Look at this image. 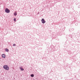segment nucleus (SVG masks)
<instances>
[{
    "label": "nucleus",
    "mask_w": 80,
    "mask_h": 80,
    "mask_svg": "<svg viewBox=\"0 0 80 80\" xmlns=\"http://www.w3.org/2000/svg\"><path fill=\"white\" fill-rule=\"evenodd\" d=\"M8 51H9L8 49L7 48L6 49H5V51L6 52H8Z\"/></svg>",
    "instance_id": "7"
},
{
    "label": "nucleus",
    "mask_w": 80,
    "mask_h": 80,
    "mask_svg": "<svg viewBox=\"0 0 80 80\" xmlns=\"http://www.w3.org/2000/svg\"><path fill=\"white\" fill-rule=\"evenodd\" d=\"M38 14H39V12H38Z\"/></svg>",
    "instance_id": "11"
},
{
    "label": "nucleus",
    "mask_w": 80,
    "mask_h": 80,
    "mask_svg": "<svg viewBox=\"0 0 80 80\" xmlns=\"http://www.w3.org/2000/svg\"><path fill=\"white\" fill-rule=\"evenodd\" d=\"M2 57L3 58H5V54H3L2 55Z\"/></svg>",
    "instance_id": "4"
},
{
    "label": "nucleus",
    "mask_w": 80,
    "mask_h": 80,
    "mask_svg": "<svg viewBox=\"0 0 80 80\" xmlns=\"http://www.w3.org/2000/svg\"><path fill=\"white\" fill-rule=\"evenodd\" d=\"M14 22H16V19L14 18Z\"/></svg>",
    "instance_id": "10"
},
{
    "label": "nucleus",
    "mask_w": 80,
    "mask_h": 80,
    "mask_svg": "<svg viewBox=\"0 0 80 80\" xmlns=\"http://www.w3.org/2000/svg\"><path fill=\"white\" fill-rule=\"evenodd\" d=\"M14 15H15V16H16V15H17V14L16 13H14Z\"/></svg>",
    "instance_id": "8"
},
{
    "label": "nucleus",
    "mask_w": 80,
    "mask_h": 80,
    "mask_svg": "<svg viewBox=\"0 0 80 80\" xmlns=\"http://www.w3.org/2000/svg\"><path fill=\"white\" fill-rule=\"evenodd\" d=\"M41 22L42 23H45V22H46L45 21V20H44V19L43 18L41 20Z\"/></svg>",
    "instance_id": "3"
},
{
    "label": "nucleus",
    "mask_w": 80,
    "mask_h": 80,
    "mask_svg": "<svg viewBox=\"0 0 80 80\" xmlns=\"http://www.w3.org/2000/svg\"><path fill=\"white\" fill-rule=\"evenodd\" d=\"M31 77H34V75L33 74H31Z\"/></svg>",
    "instance_id": "6"
},
{
    "label": "nucleus",
    "mask_w": 80,
    "mask_h": 80,
    "mask_svg": "<svg viewBox=\"0 0 80 80\" xmlns=\"http://www.w3.org/2000/svg\"><path fill=\"white\" fill-rule=\"evenodd\" d=\"M13 46H14V47L16 46V45L15 44H13Z\"/></svg>",
    "instance_id": "9"
},
{
    "label": "nucleus",
    "mask_w": 80,
    "mask_h": 80,
    "mask_svg": "<svg viewBox=\"0 0 80 80\" xmlns=\"http://www.w3.org/2000/svg\"><path fill=\"white\" fill-rule=\"evenodd\" d=\"M3 68L5 70H8L9 69V67H8V66L7 65L4 66H3Z\"/></svg>",
    "instance_id": "1"
},
{
    "label": "nucleus",
    "mask_w": 80,
    "mask_h": 80,
    "mask_svg": "<svg viewBox=\"0 0 80 80\" xmlns=\"http://www.w3.org/2000/svg\"><path fill=\"white\" fill-rule=\"evenodd\" d=\"M20 69H21V71H23L24 70V69H23V68H22L20 67Z\"/></svg>",
    "instance_id": "5"
},
{
    "label": "nucleus",
    "mask_w": 80,
    "mask_h": 80,
    "mask_svg": "<svg viewBox=\"0 0 80 80\" xmlns=\"http://www.w3.org/2000/svg\"><path fill=\"white\" fill-rule=\"evenodd\" d=\"M6 13H10V10L6 8L5 10Z\"/></svg>",
    "instance_id": "2"
}]
</instances>
